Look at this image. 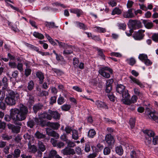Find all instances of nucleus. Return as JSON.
<instances>
[{"instance_id": "nucleus-1", "label": "nucleus", "mask_w": 158, "mask_h": 158, "mask_svg": "<svg viewBox=\"0 0 158 158\" xmlns=\"http://www.w3.org/2000/svg\"><path fill=\"white\" fill-rule=\"evenodd\" d=\"M10 116L8 115H5V120L9 122L12 119L14 123L21 126L22 123L21 122L26 119L28 113L27 107L23 104H20L19 109H12L10 110Z\"/></svg>"}, {"instance_id": "nucleus-2", "label": "nucleus", "mask_w": 158, "mask_h": 158, "mask_svg": "<svg viewBox=\"0 0 158 158\" xmlns=\"http://www.w3.org/2000/svg\"><path fill=\"white\" fill-rule=\"evenodd\" d=\"M9 95L5 98V102L7 105L10 106L15 105L16 103V100L15 99L19 97V94L14 92H11Z\"/></svg>"}, {"instance_id": "nucleus-3", "label": "nucleus", "mask_w": 158, "mask_h": 158, "mask_svg": "<svg viewBox=\"0 0 158 158\" xmlns=\"http://www.w3.org/2000/svg\"><path fill=\"white\" fill-rule=\"evenodd\" d=\"M128 24L129 27L133 30L138 29L142 27L141 22L140 21L137 20L130 19L129 20Z\"/></svg>"}, {"instance_id": "nucleus-4", "label": "nucleus", "mask_w": 158, "mask_h": 158, "mask_svg": "<svg viewBox=\"0 0 158 158\" xmlns=\"http://www.w3.org/2000/svg\"><path fill=\"white\" fill-rule=\"evenodd\" d=\"M145 31L144 30L142 29H140L137 31H135L133 34V37L136 40H141L144 36V33Z\"/></svg>"}, {"instance_id": "nucleus-5", "label": "nucleus", "mask_w": 158, "mask_h": 158, "mask_svg": "<svg viewBox=\"0 0 158 158\" xmlns=\"http://www.w3.org/2000/svg\"><path fill=\"white\" fill-rule=\"evenodd\" d=\"M145 113L149 118L152 119L158 123V117L156 115L155 113L151 112L150 109L148 108L146 109Z\"/></svg>"}, {"instance_id": "nucleus-6", "label": "nucleus", "mask_w": 158, "mask_h": 158, "mask_svg": "<svg viewBox=\"0 0 158 158\" xmlns=\"http://www.w3.org/2000/svg\"><path fill=\"white\" fill-rule=\"evenodd\" d=\"M61 152L64 155H73L75 154V152L73 149L69 148L68 147L62 150Z\"/></svg>"}, {"instance_id": "nucleus-7", "label": "nucleus", "mask_w": 158, "mask_h": 158, "mask_svg": "<svg viewBox=\"0 0 158 158\" xmlns=\"http://www.w3.org/2000/svg\"><path fill=\"white\" fill-rule=\"evenodd\" d=\"M105 140L109 146H112L114 143V140L113 136L110 134H107L106 135Z\"/></svg>"}, {"instance_id": "nucleus-8", "label": "nucleus", "mask_w": 158, "mask_h": 158, "mask_svg": "<svg viewBox=\"0 0 158 158\" xmlns=\"http://www.w3.org/2000/svg\"><path fill=\"white\" fill-rule=\"evenodd\" d=\"M48 113L52 117V118H53L54 119L56 120L60 119V114L58 111H52L49 109L48 110Z\"/></svg>"}, {"instance_id": "nucleus-9", "label": "nucleus", "mask_w": 158, "mask_h": 158, "mask_svg": "<svg viewBox=\"0 0 158 158\" xmlns=\"http://www.w3.org/2000/svg\"><path fill=\"white\" fill-rule=\"evenodd\" d=\"M15 126L12 124L8 125V127L9 129L11 130L12 131L15 133H18L20 132L21 127L20 126Z\"/></svg>"}, {"instance_id": "nucleus-10", "label": "nucleus", "mask_w": 158, "mask_h": 158, "mask_svg": "<svg viewBox=\"0 0 158 158\" xmlns=\"http://www.w3.org/2000/svg\"><path fill=\"white\" fill-rule=\"evenodd\" d=\"M129 78L130 79V82L132 83L133 82L134 83L137 84L139 85L141 88H143L144 87L143 84L141 83L138 79H136L132 76L129 77Z\"/></svg>"}, {"instance_id": "nucleus-11", "label": "nucleus", "mask_w": 158, "mask_h": 158, "mask_svg": "<svg viewBox=\"0 0 158 158\" xmlns=\"http://www.w3.org/2000/svg\"><path fill=\"white\" fill-rule=\"evenodd\" d=\"M36 77L39 79V83L42 84L44 79V74L41 72L39 71L36 72Z\"/></svg>"}, {"instance_id": "nucleus-12", "label": "nucleus", "mask_w": 158, "mask_h": 158, "mask_svg": "<svg viewBox=\"0 0 158 158\" xmlns=\"http://www.w3.org/2000/svg\"><path fill=\"white\" fill-rule=\"evenodd\" d=\"M95 104L98 108H102L106 109H108V106L105 103L101 101H96Z\"/></svg>"}, {"instance_id": "nucleus-13", "label": "nucleus", "mask_w": 158, "mask_h": 158, "mask_svg": "<svg viewBox=\"0 0 158 158\" xmlns=\"http://www.w3.org/2000/svg\"><path fill=\"white\" fill-rule=\"evenodd\" d=\"M28 150L29 152L33 153H35L37 151V149L36 146L34 145H31V142L28 143Z\"/></svg>"}, {"instance_id": "nucleus-14", "label": "nucleus", "mask_w": 158, "mask_h": 158, "mask_svg": "<svg viewBox=\"0 0 158 158\" xmlns=\"http://www.w3.org/2000/svg\"><path fill=\"white\" fill-rule=\"evenodd\" d=\"M48 129H47L46 130L47 134L49 136L55 137L56 139L59 138L60 135L55 131H48Z\"/></svg>"}, {"instance_id": "nucleus-15", "label": "nucleus", "mask_w": 158, "mask_h": 158, "mask_svg": "<svg viewBox=\"0 0 158 158\" xmlns=\"http://www.w3.org/2000/svg\"><path fill=\"white\" fill-rule=\"evenodd\" d=\"M133 9H129L127 11L124 12L123 14V16L125 18H131L134 16V14L132 12Z\"/></svg>"}, {"instance_id": "nucleus-16", "label": "nucleus", "mask_w": 158, "mask_h": 158, "mask_svg": "<svg viewBox=\"0 0 158 158\" xmlns=\"http://www.w3.org/2000/svg\"><path fill=\"white\" fill-rule=\"evenodd\" d=\"M39 118L40 119L42 120L43 119L46 118L48 120H51L52 119V117L48 114V111L45 112L39 115Z\"/></svg>"}, {"instance_id": "nucleus-17", "label": "nucleus", "mask_w": 158, "mask_h": 158, "mask_svg": "<svg viewBox=\"0 0 158 158\" xmlns=\"http://www.w3.org/2000/svg\"><path fill=\"white\" fill-rule=\"evenodd\" d=\"M48 126L54 130H57L60 126V124L57 123H50L49 122L47 123Z\"/></svg>"}, {"instance_id": "nucleus-18", "label": "nucleus", "mask_w": 158, "mask_h": 158, "mask_svg": "<svg viewBox=\"0 0 158 158\" xmlns=\"http://www.w3.org/2000/svg\"><path fill=\"white\" fill-rule=\"evenodd\" d=\"M143 23L144 24L145 27L147 29H151L153 27V23L152 22H149L147 20H143Z\"/></svg>"}, {"instance_id": "nucleus-19", "label": "nucleus", "mask_w": 158, "mask_h": 158, "mask_svg": "<svg viewBox=\"0 0 158 158\" xmlns=\"http://www.w3.org/2000/svg\"><path fill=\"white\" fill-rule=\"evenodd\" d=\"M102 71V72L103 71V73H104L106 72H107V71L109 72L110 73H112L113 72L112 69L110 68L109 67L107 66L102 67L99 69L98 72L100 75L101 72L100 71Z\"/></svg>"}, {"instance_id": "nucleus-20", "label": "nucleus", "mask_w": 158, "mask_h": 158, "mask_svg": "<svg viewBox=\"0 0 158 158\" xmlns=\"http://www.w3.org/2000/svg\"><path fill=\"white\" fill-rule=\"evenodd\" d=\"M38 149L41 152H44L46 150L45 145L41 141H39L37 144Z\"/></svg>"}, {"instance_id": "nucleus-21", "label": "nucleus", "mask_w": 158, "mask_h": 158, "mask_svg": "<svg viewBox=\"0 0 158 158\" xmlns=\"http://www.w3.org/2000/svg\"><path fill=\"white\" fill-rule=\"evenodd\" d=\"M44 24L45 26L49 28H57L58 26H56L55 23L54 22H46Z\"/></svg>"}, {"instance_id": "nucleus-22", "label": "nucleus", "mask_w": 158, "mask_h": 158, "mask_svg": "<svg viewBox=\"0 0 158 158\" xmlns=\"http://www.w3.org/2000/svg\"><path fill=\"white\" fill-rule=\"evenodd\" d=\"M70 12L77 14V17H80L82 14V11L79 9H71L70 10Z\"/></svg>"}, {"instance_id": "nucleus-23", "label": "nucleus", "mask_w": 158, "mask_h": 158, "mask_svg": "<svg viewBox=\"0 0 158 158\" xmlns=\"http://www.w3.org/2000/svg\"><path fill=\"white\" fill-rule=\"evenodd\" d=\"M75 24L77 27H79L80 29H82L84 30H85L88 29V28L87 26L83 23L77 21L75 22Z\"/></svg>"}, {"instance_id": "nucleus-24", "label": "nucleus", "mask_w": 158, "mask_h": 158, "mask_svg": "<svg viewBox=\"0 0 158 158\" xmlns=\"http://www.w3.org/2000/svg\"><path fill=\"white\" fill-rule=\"evenodd\" d=\"M115 151L116 153L119 156H122L123 153V149L121 145L116 147Z\"/></svg>"}, {"instance_id": "nucleus-25", "label": "nucleus", "mask_w": 158, "mask_h": 158, "mask_svg": "<svg viewBox=\"0 0 158 158\" xmlns=\"http://www.w3.org/2000/svg\"><path fill=\"white\" fill-rule=\"evenodd\" d=\"M125 89V87L123 85H118L117 87L116 91L119 94L122 93L123 92Z\"/></svg>"}, {"instance_id": "nucleus-26", "label": "nucleus", "mask_w": 158, "mask_h": 158, "mask_svg": "<svg viewBox=\"0 0 158 158\" xmlns=\"http://www.w3.org/2000/svg\"><path fill=\"white\" fill-rule=\"evenodd\" d=\"M2 82L4 86L2 87L3 90L6 89L8 86V79L6 77H4L2 79Z\"/></svg>"}, {"instance_id": "nucleus-27", "label": "nucleus", "mask_w": 158, "mask_h": 158, "mask_svg": "<svg viewBox=\"0 0 158 158\" xmlns=\"http://www.w3.org/2000/svg\"><path fill=\"white\" fill-rule=\"evenodd\" d=\"M43 106V105L40 104H38L34 106L33 109L34 112L36 113L38 111L42 109Z\"/></svg>"}, {"instance_id": "nucleus-28", "label": "nucleus", "mask_w": 158, "mask_h": 158, "mask_svg": "<svg viewBox=\"0 0 158 158\" xmlns=\"http://www.w3.org/2000/svg\"><path fill=\"white\" fill-rule=\"evenodd\" d=\"M121 94L123 97L122 99L128 98L130 97V94L128 93V90L127 89L124 90Z\"/></svg>"}, {"instance_id": "nucleus-29", "label": "nucleus", "mask_w": 158, "mask_h": 158, "mask_svg": "<svg viewBox=\"0 0 158 158\" xmlns=\"http://www.w3.org/2000/svg\"><path fill=\"white\" fill-rule=\"evenodd\" d=\"M33 35L34 37L40 40L43 39L44 37V35L42 34L35 31L33 33Z\"/></svg>"}, {"instance_id": "nucleus-30", "label": "nucleus", "mask_w": 158, "mask_h": 158, "mask_svg": "<svg viewBox=\"0 0 158 158\" xmlns=\"http://www.w3.org/2000/svg\"><path fill=\"white\" fill-rule=\"evenodd\" d=\"M96 134V132L94 129H90L88 132V136L90 138H93Z\"/></svg>"}, {"instance_id": "nucleus-31", "label": "nucleus", "mask_w": 158, "mask_h": 158, "mask_svg": "<svg viewBox=\"0 0 158 158\" xmlns=\"http://www.w3.org/2000/svg\"><path fill=\"white\" fill-rule=\"evenodd\" d=\"M126 61L131 66H133L136 63L135 59L132 57L127 59Z\"/></svg>"}, {"instance_id": "nucleus-32", "label": "nucleus", "mask_w": 158, "mask_h": 158, "mask_svg": "<svg viewBox=\"0 0 158 158\" xmlns=\"http://www.w3.org/2000/svg\"><path fill=\"white\" fill-rule=\"evenodd\" d=\"M94 28L95 31H97L98 32L104 33L106 32V30L105 28L98 26L95 27Z\"/></svg>"}, {"instance_id": "nucleus-33", "label": "nucleus", "mask_w": 158, "mask_h": 158, "mask_svg": "<svg viewBox=\"0 0 158 158\" xmlns=\"http://www.w3.org/2000/svg\"><path fill=\"white\" fill-rule=\"evenodd\" d=\"M36 137L38 139H43L45 137V135L39 131H37L35 134Z\"/></svg>"}, {"instance_id": "nucleus-34", "label": "nucleus", "mask_w": 158, "mask_h": 158, "mask_svg": "<svg viewBox=\"0 0 158 158\" xmlns=\"http://www.w3.org/2000/svg\"><path fill=\"white\" fill-rule=\"evenodd\" d=\"M34 83L33 81L30 80L27 84V89L29 91H31L34 88Z\"/></svg>"}, {"instance_id": "nucleus-35", "label": "nucleus", "mask_w": 158, "mask_h": 158, "mask_svg": "<svg viewBox=\"0 0 158 158\" xmlns=\"http://www.w3.org/2000/svg\"><path fill=\"white\" fill-rule=\"evenodd\" d=\"M144 133L147 135L148 137H153L155 135V133L153 131L150 130H146Z\"/></svg>"}, {"instance_id": "nucleus-36", "label": "nucleus", "mask_w": 158, "mask_h": 158, "mask_svg": "<svg viewBox=\"0 0 158 158\" xmlns=\"http://www.w3.org/2000/svg\"><path fill=\"white\" fill-rule=\"evenodd\" d=\"M57 151L54 150H51L49 152L48 155L52 158H54V157L56 158V155H57Z\"/></svg>"}, {"instance_id": "nucleus-37", "label": "nucleus", "mask_w": 158, "mask_h": 158, "mask_svg": "<svg viewBox=\"0 0 158 158\" xmlns=\"http://www.w3.org/2000/svg\"><path fill=\"white\" fill-rule=\"evenodd\" d=\"M72 138L74 140H77L78 139V136L77 131L75 130H73L72 131Z\"/></svg>"}, {"instance_id": "nucleus-38", "label": "nucleus", "mask_w": 158, "mask_h": 158, "mask_svg": "<svg viewBox=\"0 0 158 158\" xmlns=\"http://www.w3.org/2000/svg\"><path fill=\"white\" fill-rule=\"evenodd\" d=\"M21 151L19 149H15L14 150L13 154L14 157L15 158H18L20 156Z\"/></svg>"}, {"instance_id": "nucleus-39", "label": "nucleus", "mask_w": 158, "mask_h": 158, "mask_svg": "<svg viewBox=\"0 0 158 158\" xmlns=\"http://www.w3.org/2000/svg\"><path fill=\"white\" fill-rule=\"evenodd\" d=\"M148 57L147 55L144 54H141L139 55L138 58L140 60L144 62Z\"/></svg>"}, {"instance_id": "nucleus-40", "label": "nucleus", "mask_w": 158, "mask_h": 158, "mask_svg": "<svg viewBox=\"0 0 158 158\" xmlns=\"http://www.w3.org/2000/svg\"><path fill=\"white\" fill-rule=\"evenodd\" d=\"M71 107L70 105L66 104L61 106V108L62 110L67 111L70 110Z\"/></svg>"}, {"instance_id": "nucleus-41", "label": "nucleus", "mask_w": 158, "mask_h": 158, "mask_svg": "<svg viewBox=\"0 0 158 158\" xmlns=\"http://www.w3.org/2000/svg\"><path fill=\"white\" fill-rule=\"evenodd\" d=\"M121 13V10L118 8H115L112 11V15H114L115 14L119 15Z\"/></svg>"}, {"instance_id": "nucleus-42", "label": "nucleus", "mask_w": 158, "mask_h": 158, "mask_svg": "<svg viewBox=\"0 0 158 158\" xmlns=\"http://www.w3.org/2000/svg\"><path fill=\"white\" fill-rule=\"evenodd\" d=\"M66 143L67 144L68 147L70 148H73L76 146V144L74 142L69 140H68Z\"/></svg>"}, {"instance_id": "nucleus-43", "label": "nucleus", "mask_w": 158, "mask_h": 158, "mask_svg": "<svg viewBox=\"0 0 158 158\" xmlns=\"http://www.w3.org/2000/svg\"><path fill=\"white\" fill-rule=\"evenodd\" d=\"M67 49L64 50L63 54L64 55H68L72 53L73 52L72 46H71V48H68Z\"/></svg>"}, {"instance_id": "nucleus-44", "label": "nucleus", "mask_w": 158, "mask_h": 158, "mask_svg": "<svg viewBox=\"0 0 158 158\" xmlns=\"http://www.w3.org/2000/svg\"><path fill=\"white\" fill-rule=\"evenodd\" d=\"M57 102L59 105H61L65 102V100L64 98L60 95L57 99Z\"/></svg>"}, {"instance_id": "nucleus-45", "label": "nucleus", "mask_w": 158, "mask_h": 158, "mask_svg": "<svg viewBox=\"0 0 158 158\" xmlns=\"http://www.w3.org/2000/svg\"><path fill=\"white\" fill-rule=\"evenodd\" d=\"M31 70L30 68H26L25 70L24 75L27 77L31 74Z\"/></svg>"}, {"instance_id": "nucleus-46", "label": "nucleus", "mask_w": 158, "mask_h": 158, "mask_svg": "<svg viewBox=\"0 0 158 158\" xmlns=\"http://www.w3.org/2000/svg\"><path fill=\"white\" fill-rule=\"evenodd\" d=\"M122 99L121 101L123 103L127 105H130L132 104L130 99Z\"/></svg>"}, {"instance_id": "nucleus-47", "label": "nucleus", "mask_w": 158, "mask_h": 158, "mask_svg": "<svg viewBox=\"0 0 158 158\" xmlns=\"http://www.w3.org/2000/svg\"><path fill=\"white\" fill-rule=\"evenodd\" d=\"M56 41L58 43V44L59 46L63 47H66V48H71V46L68 45L67 44L61 42H59L58 40Z\"/></svg>"}, {"instance_id": "nucleus-48", "label": "nucleus", "mask_w": 158, "mask_h": 158, "mask_svg": "<svg viewBox=\"0 0 158 158\" xmlns=\"http://www.w3.org/2000/svg\"><path fill=\"white\" fill-rule=\"evenodd\" d=\"M134 93L136 95L140 97L142 96V94L140 91L139 90L138 88H134Z\"/></svg>"}, {"instance_id": "nucleus-49", "label": "nucleus", "mask_w": 158, "mask_h": 158, "mask_svg": "<svg viewBox=\"0 0 158 158\" xmlns=\"http://www.w3.org/2000/svg\"><path fill=\"white\" fill-rule=\"evenodd\" d=\"M23 65L22 63H18L16 64V68L20 72H22L23 70Z\"/></svg>"}, {"instance_id": "nucleus-50", "label": "nucleus", "mask_w": 158, "mask_h": 158, "mask_svg": "<svg viewBox=\"0 0 158 158\" xmlns=\"http://www.w3.org/2000/svg\"><path fill=\"white\" fill-rule=\"evenodd\" d=\"M130 154L131 158H137L138 157V153L135 151H131Z\"/></svg>"}, {"instance_id": "nucleus-51", "label": "nucleus", "mask_w": 158, "mask_h": 158, "mask_svg": "<svg viewBox=\"0 0 158 158\" xmlns=\"http://www.w3.org/2000/svg\"><path fill=\"white\" fill-rule=\"evenodd\" d=\"M64 130L67 134H69L70 133L71 131L72 132V127L69 126H67L64 129Z\"/></svg>"}, {"instance_id": "nucleus-52", "label": "nucleus", "mask_w": 158, "mask_h": 158, "mask_svg": "<svg viewBox=\"0 0 158 158\" xmlns=\"http://www.w3.org/2000/svg\"><path fill=\"white\" fill-rule=\"evenodd\" d=\"M110 149L108 147H106L103 150V153L104 155H108L110 152Z\"/></svg>"}, {"instance_id": "nucleus-53", "label": "nucleus", "mask_w": 158, "mask_h": 158, "mask_svg": "<svg viewBox=\"0 0 158 158\" xmlns=\"http://www.w3.org/2000/svg\"><path fill=\"white\" fill-rule=\"evenodd\" d=\"M57 97L56 96H53L50 98V104L52 105L56 102V100Z\"/></svg>"}, {"instance_id": "nucleus-54", "label": "nucleus", "mask_w": 158, "mask_h": 158, "mask_svg": "<svg viewBox=\"0 0 158 158\" xmlns=\"http://www.w3.org/2000/svg\"><path fill=\"white\" fill-rule=\"evenodd\" d=\"M102 71H100L101 72V75L103 77L107 78H109L110 77V74L109 73L107 72L104 73H103V71L102 72Z\"/></svg>"}, {"instance_id": "nucleus-55", "label": "nucleus", "mask_w": 158, "mask_h": 158, "mask_svg": "<svg viewBox=\"0 0 158 158\" xmlns=\"http://www.w3.org/2000/svg\"><path fill=\"white\" fill-rule=\"evenodd\" d=\"M35 121L36 123L37 124H40L41 125H43L44 124V122L41 119H40V118H35ZM45 123V122H44Z\"/></svg>"}, {"instance_id": "nucleus-56", "label": "nucleus", "mask_w": 158, "mask_h": 158, "mask_svg": "<svg viewBox=\"0 0 158 158\" xmlns=\"http://www.w3.org/2000/svg\"><path fill=\"white\" fill-rule=\"evenodd\" d=\"M35 125L34 122L33 120H30L27 123L28 127L31 128H32Z\"/></svg>"}, {"instance_id": "nucleus-57", "label": "nucleus", "mask_w": 158, "mask_h": 158, "mask_svg": "<svg viewBox=\"0 0 158 158\" xmlns=\"http://www.w3.org/2000/svg\"><path fill=\"white\" fill-rule=\"evenodd\" d=\"M129 123L131 128H133L134 127L135 125V119L133 118H131L129 120Z\"/></svg>"}, {"instance_id": "nucleus-58", "label": "nucleus", "mask_w": 158, "mask_h": 158, "mask_svg": "<svg viewBox=\"0 0 158 158\" xmlns=\"http://www.w3.org/2000/svg\"><path fill=\"white\" fill-rule=\"evenodd\" d=\"M112 90V86L106 85L105 91L106 93H110Z\"/></svg>"}, {"instance_id": "nucleus-59", "label": "nucleus", "mask_w": 158, "mask_h": 158, "mask_svg": "<svg viewBox=\"0 0 158 158\" xmlns=\"http://www.w3.org/2000/svg\"><path fill=\"white\" fill-rule=\"evenodd\" d=\"M98 54L103 60H105V56L103 54L102 50L100 49L98 50Z\"/></svg>"}, {"instance_id": "nucleus-60", "label": "nucleus", "mask_w": 158, "mask_h": 158, "mask_svg": "<svg viewBox=\"0 0 158 158\" xmlns=\"http://www.w3.org/2000/svg\"><path fill=\"white\" fill-rule=\"evenodd\" d=\"M79 63V60L76 58H74L73 59V64L75 68L78 67V65Z\"/></svg>"}, {"instance_id": "nucleus-61", "label": "nucleus", "mask_w": 158, "mask_h": 158, "mask_svg": "<svg viewBox=\"0 0 158 158\" xmlns=\"http://www.w3.org/2000/svg\"><path fill=\"white\" fill-rule=\"evenodd\" d=\"M138 99L137 97L135 95H133L131 98L130 100L132 103H133L136 102Z\"/></svg>"}, {"instance_id": "nucleus-62", "label": "nucleus", "mask_w": 158, "mask_h": 158, "mask_svg": "<svg viewBox=\"0 0 158 158\" xmlns=\"http://www.w3.org/2000/svg\"><path fill=\"white\" fill-rule=\"evenodd\" d=\"M17 64L15 62H9L8 65L11 68H16Z\"/></svg>"}, {"instance_id": "nucleus-63", "label": "nucleus", "mask_w": 158, "mask_h": 158, "mask_svg": "<svg viewBox=\"0 0 158 158\" xmlns=\"http://www.w3.org/2000/svg\"><path fill=\"white\" fill-rule=\"evenodd\" d=\"M108 96L110 100L113 102H114L115 97L112 93L108 95Z\"/></svg>"}, {"instance_id": "nucleus-64", "label": "nucleus", "mask_w": 158, "mask_h": 158, "mask_svg": "<svg viewBox=\"0 0 158 158\" xmlns=\"http://www.w3.org/2000/svg\"><path fill=\"white\" fill-rule=\"evenodd\" d=\"M152 39L153 40L156 41H158V33H155L152 35Z\"/></svg>"}]
</instances>
